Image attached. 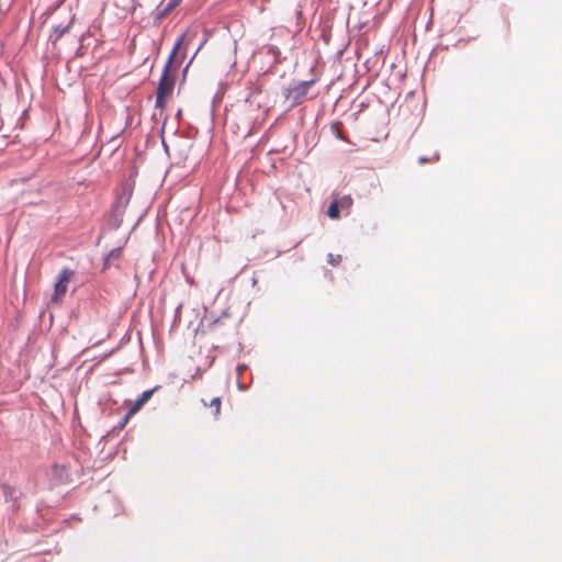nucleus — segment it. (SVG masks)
I'll return each instance as SVG.
<instances>
[{
  "label": "nucleus",
  "mask_w": 562,
  "mask_h": 562,
  "mask_svg": "<svg viewBox=\"0 0 562 562\" xmlns=\"http://www.w3.org/2000/svg\"><path fill=\"white\" fill-rule=\"evenodd\" d=\"M188 44V34H183L181 37H179L164 67V71L158 82L156 91V108L160 110L165 109L167 100L172 94L175 88V74L177 72V69L181 65L183 59L182 56L179 60H177V54L182 48V46H187Z\"/></svg>",
  "instance_id": "nucleus-1"
},
{
  "label": "nucleus",
  "mask_w": 562,
  "mask_h": 562,
  "mask_svg": "<svg viewBox=\"0 0 562 562\" xmlns=\"http://www.w3.org/2000/svg\"><path fill=\"white\" fill-rule=\"evenodd\" d=\"M74 276L75 271L69 268H64L59 272L57 281L55 283L54 293L50 299L52 303L59 304L61 302L63 297L67 292L68 284Z\"/></svg>",
  "instance_id": "nucleus-2"
},
{
  "label": "nucleus",
  "mask_w": 562,
  "mask_h": 562,
  "mask_svg": "<svg viewBox=\"0 0 562 562\" xmlns=\"http://www.w3.org/2000/svg\"><path fill=\"white\" fill-rule=\"evenodd\" d=\"M133 194V188L130 184H122L116 191L113 211L116 215H123Z\"/></svg>",
  "instance_id": "nucleus-3"
},
{
  "label": "nucleus",
  "mask_w": 562,
  "mask_h": 562,
  "mask_svg": "<svg viewBox=\"0 0 562 562\" xmlns=\"http://www.w3.org/2000/svg\"><path fill=\"white\" fill-rule=\"evenodd\" d=\"M155 392V389L153 390H147L145 392H143L136 401L132 402V401H126L125 402V405L128 406V411H127V414L125 416V419H124V423L127 422L128 418H131L132 416H134L137 412H139L142 409V407L151 398L153 394Z\"/></svg>",
  "instance_id": "nucleus-4"
},
{
  "label": "nucleus",
  "mask_w": 562,
  "mask_h": 562,
  "mask_svg": "<svg viewBox=\"0 0 562 562\" xmlns=\"http://www.w3.org/2000/svg\"><path fill=\"white\" fill-rule=\"evenodd\" d=\"M314 83L313 80L308 81H301L299 85L293 87L290 92L289 97L293 95V100L295 103H300L306 95L310 87Z\"/></svg>",
  "instance_id": "nucleus-5"
},
{
  "label": "nucleus",
  "mask_w": 562,
  "mask_h": 562,
  "mask_svg": "<svg viewBox=\"0 0 562 562\" xmlns=\"http://www.w3.org/2000/svg\"><path fill=\"white\" fill-rule=\"evenodd\" d=\"M181 0H162L157 7V20L165 19L173 9L180 4Z\"/></svg>",
  "instance_id": "nucleus-6"
},
{
  "label": "nucleus",
  "mask_w": 562,
  "mask_h": 562,
  "mask_svg": "<svg viewBox=\"0 0 562 562\" xmlns=\"http://www.w3.org/2000/svg\"><path fill=\"white\" fill-rule=\"evenodd\" d=\"M204 406H209V407H212L214 411H213V416L215 418H217L221 414V406H222V401H221V397L220 396H216L214 398L211 400L210 403H206L205 400H202Z\"/></svg>",
  "instance_id": "nucleus-7"
},
{
  "label": "nucleus",
  "mask_w": 562,
  "mask_h": 562,
  "mask_svg": "<svg viewBox=\"0 0 562 562\" xmlns=\"http://www.w3.org/2000/svg\"><path fill=\"white\" fill-rule=\"evenodd\" d=\"M340 206H339V203H337V200L333 201L328 209H327V215L331 218V220H338L339 216H340Z\"/></svg>",
  "instance_id": "nucleus-8"
},
{
  "label": "nucleus",
  "mask_w": 562,
  "mask_h": 562,
  "mask_svg": "<svg viewBox=\"0 0 562 562\" xmlns=\"http://www.w3.org/2000/svg\"><path fill=\"white\" fill-rule=\"evenodd\" d=\"M352 198L350 195H344L341 199L337 200L341 210L349 211L352 205Z\"/></svg>",
  "instance_id": "nucleus-9"
},
{
  "label": "nucleus",
  "mask_w": 562,
  "mask_h": 562,
  "mask_svg": "<svg viewBox=\"0 0 562 562\" xmlns=\"http://www.w3.org/2000/svg\"><path fill=\"white\" fill-rule=\"evenodd\" d=\"M327 262L331 266H338L341 262V255L328 254Z\"/></svg>",
  "instance_id": "nucleus-10"
},
{
  "label": "nucleus",
  "mask_w": 562,
  "mask_h": 562,
  "mask_svg": "<svg viewBox=\"0 0 562 562\" xmlns=\"http://www.w3.org/2000/svg\"><path fill=\"white\" fill-rule=\"evenodd\" d=\"M437 160H439V155H438V154H436L432 158L420 157V158L418 159V162H419L420 165H424V164H426V162H428V161H437Z\"/></svg>",
  "instance_id": "nucleus-11"
},
{
  "label": "nucleus",
  "mask_w": 562,
  "mask_h": 562,
  "mask_svg": "<svg viewBox=\"0 0 562 562\" xmlns=\"http://www.w3.org/2000/svg\"><path fill=\"white\" fill-rule=\"evenodd\" d=\"M120 257V249H116V250H113L110 252L109 257H108V260L113 258V259H117Z\"/></svg>",
  "instance_id": "nucleus-12"
},
{
  "label": "nucleus",
  "mask_w": 562,
  "mask_h": 562,
  "mask_svg": "<svg viewBox=\"0 0 562 562\" xmlns=\"http://www.w3.org/2000/svg\"><path fill=\"white\" fill-rule=\"evenodd\" d=\"M337 136H338L340 139H345V137H344L340 133H337Z\"/></svg>",
  "instance_id": "nucleus-13"
},
{
  "label": "nucleus",
  "mask_w": 562,
  "mask_h": 562,
  "mask_svg": "<svg viewBox=\"0 0 562 562\" xmlns=\"http://www.w3.org/2000/svg\"><path fill=\"white\" fill-rule=\"evenodd\" d=\"M200 48H201V46L199 48H196V52H194V55H198V52H200Z\"/></svg>",
  "instance_id": "nucleus-14"
},
{
  "label": "nucleus",
  "mask_w": 562,
  "mask_h": 562,
  "mask_svg": "<svg viewBox=\"0 0 562 562\" xmlns=\"http://www.w3.org/2000/svg\"><path fill=\"white\" fill-rule=\"evenodd\" d=\"M200 48H201V46L199 48H196V52H194V55H198V52H200Z\"/></svg>",
  "instance_id": "nucleus-15"
}]
</instances>
